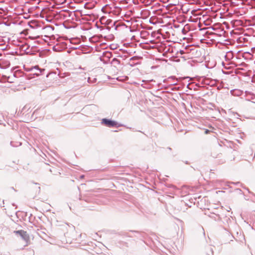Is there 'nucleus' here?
Returning <instances> with one entry per match:
<instances>
[{"label":"nucleus","instance_id":"nucleus-1","mask_svg":"<svg viewBox=\"0 0 255 255\" xmlns=\"http://www.w3.org/2000/svg\"><path fill=\"white\" fill-rule=\"evenodd\" d=\"M102 123L109 127H116L117 123L114 121L109 120L108 119H104L102 120Z\"/></svg>","mask_w":255,"mask_h":255},{"label":"nucleus","instance_id":"nucleus-2","mask_svg":"<svg viewBox=\"0 0 255 255\" xmlns=\"http://www.w3.org/2000/svg\"><path fill=\"white\" fill-rule=\"evenodd\" d=\"M43 70L44 69H39L37 66H34L31 69L33 74L36 75V76L39 75Z\"/></svg>","mask_w":255,"mask_h":255},{"label":"nucleus","instance_id":"nucleus-3","mask_svg":"<svg viewBox=\"0 0 255 255\" xmlns=\"http://www.w3.org/2000/svg\"><path fill=\"white\" fill-rule=\"evenodd\" d=\"M15 233L19 234L22 238H24V237L26 235V232L22 230L16 231Z\"/></svg>","mask_w":255,"mask_h":255},{"label":"nucleus","instance_id":"nucleus-4","mask_svg":"<svg viewBox=\"0 0 255 255\" xmlns=\"http://www.w3.org/2000/svg\"><path fill=\"white\" fill-rule=\"evenodd\" d=\"M205 132L206 134H207L209 132V130L208 129H206Z\"/></svg>","mask_w":255,"mask_h":255}]
</instances>
